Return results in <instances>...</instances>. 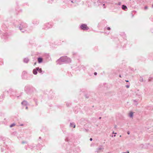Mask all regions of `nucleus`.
<instances>
[{
  "mask_svg": "<svg viewBox=\"0 0 153 153\" xmlns=\"http://www.w3.org/2000/svg\"><path fill=\"white\" fill-rule=\"evenodd\" d=\"M152 7H153V4L152 5Z\"/></svg>",
  "mask_w": 153,
  "mask_h": 153,
  "instance_id": "nucleus-23",
  "label": "nucleus"
},
{
  "mask_svg": "<svg viewBox=\"0 0 153 153\" xmlns=\"http://www.w3.org/2000/svg\"><path fill=\"white\" fill-rule=\"evenodd\" d=\"M36 64V63H35L34 65H35Z\"/></svg>",
  "mask_w": 153,
  "mask_h": 153,
  "instance_id": "nucleus-19",
  "label": "nucleus"
},
{
  "mask_svg": "<svg viewBox=\"0 0 153 153\" xmlns=\"http://www.w3.org/2000/svg\"><path fill=\"white\" fill-rule=\"evenodd\" d=\"M144 8H145V9H148V7H147V6H145V7Z\"/></svg>",
  "mask_w": 153,
  "mask_h": 153,
  "instance_id": "nucleus-10",
  "label": "nucleus"
},
{
  "mask_svg": "<svg viewBox=\"0 0 153 153\" xmlns=\"http://www.w3.org/2000/svg\"><path fill=\"white\" fill-rule=\"evenodd\" d=\"M120 76V77H121V75H120V76Z\"/></svg>",
  "mask_w": 153,
  "mask_h": 153,
  "instance_id": "nucleus-16",
  "label": "nucleus"
},
{
  "mask_svg": "<svg viewBox=\"0 0 153 153\" xmlns=\"http://www.w3.org/2000/svg\"><path fill=\"white\" fill-rule=\"evenodd\" d=\"M127 153H129V152L128 151V152H127Z\"/></svg>",
  "mask_w": 153,
  "mask_h": 153,
  "instance_id": "nucleus-20",
  "label": "nucleus"
},
{
  "mask_svg": "<svg viewBox=\"0 0 153 153\" xmlns=\"http://www.w3.org/2000/svg\"><path fill=\"white\" fill-rule=\"evenodd\" d=\"M37 68H36V69H34L33 70V73L34 74H36L37 73Z\"/></svg>",
  "mask_w": 153,
  "mask_h": 153,
  "instance_id": "nucleus-3",
  "label": "nucleus"
},
{
  "mask_svg": "<svg viewBox=\"0 0 153 153\" xmlns=\"http://www.w3.org/2000/svg\"><path fill=\"white\" fill-rule=\"evenodd\" d=\"M115 135L117 134L116 133H115Z\"/></svg>",
  "mask_w": 153,
  "mask_h": 153,
  "instance_id": "nucleus-22",
  "label": "nucleus"
},
{
  "mask_svg": "<svg viewBox=\"0 0 153 153\" xmlns=\"http://www.w3.org/2000/svg\"><path fill=\"white\" fill-rule=\"evenodd\" d=\"M110 27H108L107 28V30H110Z\"/></svg>",
  "mask_w": 153,
  "mask_h": 153,
  "instance_id": "nucleus-11",
  "label": "nucleus"
},
{
  "mask_svg": "<svg viewBox=\"0 0 153 153\" xmlns=\"http://www.w3.org/2000/svg\"><path fill=\"white\" fill-rule=\"evenodd\" d=\"M37 71L40 73H41L42 72V70L41 68L39 69V68H37Z\"/></svg>",
  "mask_w": 153,
  "mask_h": 153,
  "instance_id": "nucleus-7",
  "label": "nucleus"
},
{
  "mask_svg": "<svg viewBox=\"0 0 153 153\" xmlns=\"http://www.w3.org/2000/svg\"><path fill=\"white\" fill-rule=\"evenodd\" d=\"M70 126L71 127H73L74 128L75 127V125L73 123H71Z\"/></svg>",
  "mask_w": 153,
  "mask_h": 153,
  "instance_id": "nucleus-5",
  "label": "nucleus"
},
{
  "mask_svg": "<svg viewBox=\"0 0 153 153\" xmlns=\"http://www.w3.org/2000/svg\"><path fill=\"white\" fill-rule=\"evenodd\" d=\"M15 125H16L15 124V123H13V124H12L10 126V127H13V126H15Z\"/></svg>",
  "mask_w": 153,
  "mask_h": 153,
  "instance_id": "nucleus-8",
  "label": "nucleus"
},
{
  "mask_svg": "<svg viewBox=\"0 0 153 153\" xmlns=\"http://www.w3.org/2000/svg\"><path fill=\"white\" fill-rule=\"evenodd\" d=\"M80 27L82 29L84 30H88L89 29V28L87 26V25L85 24L82 25Z\"/></svg>",
  "mask_w": 153,
  "mask_h": 153,
  "instance_id": "nucleus-1",
  "label": "nucleus"
},
{
  "mask_svg": "<svg viewBox=\"0 0 153 153\" xmlns=\"http://www.w3.org/2000/svg\"><path fill=\"white\" fill-rule=\"evenodd\" d=\"M127 134H130V133H129V132H127Z\"/></svg>",
  "mask_w": 153,
  "mask_h": 153,
  "instance_id": "nucleus-15",
  "label": "nucleus"
},
{
  "mask_svg": "<svg viewBox=\"0 0 153 153\" xmlns=\"http://www.w3.org/2000/svg\"><path fill=\"white\" fill-rule=\"evenodd\" d=\"M23 124L21 125V126H23Z\"/></svg>",
  "mask_w": 153,
  "mask_h": 153,
  "instance_id": "nucleus-17",
  "label": "nucleus"
},
{
  "mask_svg": "<svg viewBox=\"0 0 153 153\" xmlns=\"http://www.w3.org/2000/svg\"><path fill=\"white\" fill-rule=\"evenodd\" d=\"M126 87L127 88H129L130 87V85H126Z\"/></svg>",
  "mask_w": 153,
  "mask_h": 153,
  "instance_id": "nucleus-9",
  "label": "nucleus"
},
{
  "mask_svg": "<svg viewBox=\"0 0 153 153\" xmlns=\"http://www.w3.org/2000/svg\"><path fill=\"white\" fill-rule=\"evenodd\" d=\"M122 8L123 9L125 10H127V7L124 5H123L122 6Z\"/></svg>",
  "mask_w": 153,
  "mask_h": 153,
  "instance_id": "nucleus-4",
  "label": "nucleus"
},
{
  "mask_svg": "<svg viewBox=\"0 0 153 153\" xmlns=\"http://www.w3.org/2000/svg\"><path fill=\"white\" fill-rule=\"evenodd\" d=\"M128 116L129 117L132 118L133 116V113L132 112H130L128 114Z\"/></svg>",
  "mask_w": 153,
  "mask_h": 153,
  "instance_id": "nucleus-2",
  "label": "nucleus"
},
{
  "mask_svg": "<svg viewBox=\"0 0 153 153\" xmlns=\"http://www.w3.org/2000/svg\"><path fill=\"white\" fill-rule=\"evenodd\" d=\"M90 141H92V138H91L90 139Z\"/></svg>",
  "mask_w": 153,
  "mask_h": 153,
  "instance_id": "nucleus-13",
  "label": "nucleus"
},
{
  "mask_svg": "<svg viewBox=\"0 0 153 153\" xmlns=\"http://www.w3.org/2000/svg\"><path fill=\"white\" fill-rule=\"evenodd\" d=\"M38 61L39 63L41 62L42 61V58H38Z\"/></svg>",
  "mask_w": 153,
  "mask_h": 153,
  "instance_id": "nucleus-6",
  "label": "nucleus"
},
{
  "mask_svg": "<svg viewBox=\"0 0 153 153\" xmlns=\"http://www.w3.org/2000/svg\"><path fill=\"white\" fill-rule=\"evenodd\" d=\"M120 137H121V135H120Z\"/></svg>",
  "mask_w": 153,
  "mask_h": 153,
  "instance_id": "nucleus-21",
  "label": "nucleus"
},
{
  "mask_svg": "<svg viewBox=\"0 0 153 153\" xmlns=\"http://www.w3.org/2000/svg\"><path fill=\"white\" fill-rule=\"evenodd\" d=\"M94 74L95 75H96L97 74V73L96 72H95L94 73Z\"/></svg>",
  "mask_w": 153,
  "mask_h": 153,
  "instance_id": "nucleus-12",
  "label": "nucleus"
},
{
  "mask_svg": "<svg viewBox=\"0 0 153 153\" xmlns=\"http://www.w3.org/2000/svg\"><path fill=\"white\" fill-rule=\"evenodd\" d=\"M99 119H101V117H100V118H99Z\"/></svg>",
  "mask_w": 153,
  "mask_h": 153,
  "instance_id": "nucleus-18",
  "label": "nucleus"
},
{
  "mask_svg": "<svg viewBox=\"0 0 153 153\" xmlns=\"http://www.w3.org/2000/svg\"><path fill=\"white\" fill-rule=\"evenodd\" d=\"M126 82H128L129 81L128 80H126Z\"/></svg>",
  "mask_w": 153,
  "mask_h": 153,
  "instance_id": "nucleus-14",
  "label": "nucleus"
}]
</instances>
